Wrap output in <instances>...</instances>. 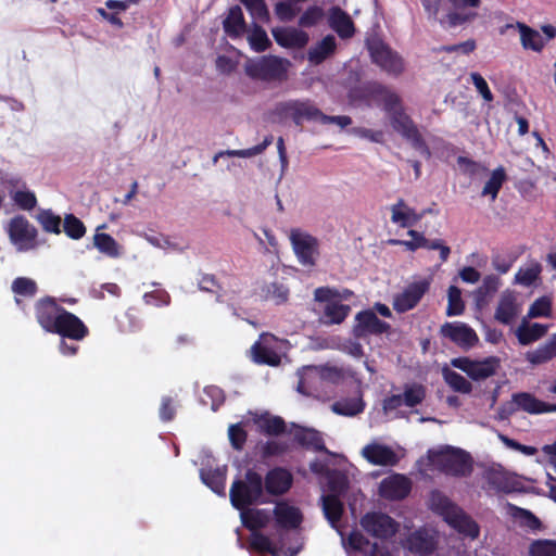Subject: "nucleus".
I'll return each mask as SVG.
<instances>
[{
  "instance_id": "f257e3e1",
  "label": "nucleus",
  "mask_w": 556,
  "mask_h": 556,
  "mask_svg": "<svg viewBox=\"0 0 556 556\" xmlns=\"http://www.w3.org/2000/svg\"><path fill=\"white\" fill-rule=\"evenodd\" d=\"M38 324L47 331L63 338L80 341L89 331L84 321L75 314L59 305L55 299H40L35 306Z\"/></svg>"
},
{
  "instance_id": "f03ea898",
  "label": "nucleus",
  "mask_w": 556,
  "mask_h": 556,
  "mask_svg": "<svg viewBox=\"0 0 556 556\" xmlns=\"http://www.w3.org/2000/svg\"><path fill=\"white\" fill-rule=\"evenodd\" d=\"M430 508L460 534L471 539L478 538L480 531L477 522L442 492H431Z\"/></svg>"
},
{
  "instance_id": "7ed1b4c3",
  "label": "nucleus",
  "mask_w": 556,
  "mask_h": 556,
  "mask_svg": "<svg viewBox=\"0 0 556 556\" xmlns=\"http://www.w3.org/2000/svg\"><path fill=\"white\" fill-rule=\"evenodd\" d=\"M263 496V477L253 469L247 470L244 479L235 480L229 491L230 502L239 510L261 502Z\"/></svg>"
},
{
  "instance_id": "20e7f679",
  "label": "nucleus",
  "mask_w": 556,
  "mask_h": 556,
  "mask_svg": "<svg viewBox=\"0 0 556 556\" xmlns=\"http://www.w3.org/2000/svg\"><path fill=\"white\" fill-rule=\"evenodd\" d=\"M431 462L440 471L453 477H467L472 471V460L460 448L447 446L431 455Z\"/></svg>"
},
{
  "instance_id": "39448f33",
  "label": "nucleus",
  "mask_w": 556,
  "mask_h": 556,
  "mask_svg": "<svg viewBox=\"0 0 556 556\" xmlns=\"http://www.w3.org/2000/svg\"><path fill=\"white\" fill-rule=\"evenodd\" d=\"M371 62L392 76H400L405 68L402 56L378 37L366 40Z\"/></svg>"
},
{
  "instance_id": "423d86ee",
  "label": "nucleus",
  "mask_w": 556,
  "mask_h": 556,
  "mask_svg": "<svg viewBox=\"0 0 556 556\" xmlns=\"http://www.w3.org/2000/svg\"><path fill=\"white\" fill-rule=\"evenodd\" d=\"M289 240L299 264L308 268L316 266L320 256L319 240L316 237L301 228H291Z\"/></svg>"
},
{
  "instance_id": "0eeeda50",
  "label": "nucleus",
  "mask_w": 556,
  "mask_h": 556,
  "mask_svg": "<svg viewBox=\"0 0 556 556\" xmlns=\"http://www.w3.org/2000/svg\"><path fill=\"white\" fill-rule=\"evenodd\" d=\"M4 230L17 252H27L38 247V231L23 215L12 217L4 226Z\"/></svg>"
},
{
  "instance_id": "6e6552de",
  "label": "nucleus",
  "mask_w": 556,
  "mask_h": 556,
  "mask_svg": "<svg viewBox=\"0 0 556 556\" xmlns=\"http://www.w3.org/2000/svg\"><path fill=\"white\" fill-rule=\"evenodd\" d=\"M276 113L281 117L291 118L295 125H302L304 121L319 122L323 112L309 99L288 100L276 105Z\"/></svg>"
},
{
  "instance_id": "1a4fd4ad",
  "label": "nucleus",
  "mask_w": 556,
  "mask_h": 556,
  "mask_svg": "<svg viewBox=\"0 0 556 556\" xmlns=\"http://www.w3.org/2000/svg\"><path fill=\"white\" fill-rule=\"evenodd\" d=\"M392 128L406 139L414 149L430 154L429 148L426 144L421 134L413 119L403 111H396L389 117Z\"/></svg>"
},
{
  "instance_id": "9d476101",
  "label": "nucleus",
  "mask_w": 556,
  "mask_h": 556,
  "mask_svg": "<svg viewBox=\"0 0 556 556\" xmlns=\"http://www.w3.org/2000/svg\"><path fill=\"white\" fill-rule=\"evenodd\" d=\"M451 365L466 372L472 380H483L495 375L500 367V359L496 356H489L481 361L456 357L451 361Z\"/></svg>"
},
{
  "instance_id": "9b49d317",
  "label": "nucleus",
  "mask_w": 556,
  "mask_h": 556,
  "mask_svg": "<svg viewBox=\"0 0 556 556\" xmlns=\"http://www.w3.org/2000/svg\"><path fill=\"white\" fill-rule=\"evenodd\" d=\"M431 278H422L407 285L400 293L393 298V308L397 313H406L415 308L422 296L429 291Z\"/></svg>"
},
{
  "instance_id": "f8f14e48",
  "label": "nucleus",
  "mask_w": 556,
  "mask_h": 556,
  "mask_svg": "<svg viewBox=\"0 0 556 556\" xmlns=\"http://www.w3.org/2000/svg\"><path fill=\"white\" fill-rule=\"evenodd\" d=\"M289 64L286 59L268 55L252 64L248 72L250 76L263 80L281 79L286 76Z\"/></svg>"
},
{
  "instance_id": "ddd939ff",
  "label": "nucleus",
  "mask_w": 556,
  "mask_h": 556,
  "mask_svg": "<svg viewBox=\"0 0 556 556\" xmlns=\"http://www.w3.org/2000/svg\"><path fill=\"white\" fill-rule=\"evenodd\" d=\"M440 334L463 350L473 348L479 337L473 328L463 321H446L440 327Z\"/></svg>"
},
{
  "instance_id": "4468645a",
  "label": "nucleus",
  "mask_w": 556,
  "mask_h": 556,
  "mask_svg": "<svg viewBox=\"0 0 556 556\" xmlns=\"http://www.w3.org/2000/svg\"><path fill=\"white\" fill-rule=\"evenodd\" d=\"M361 526L370 535L378 539H389L399 529V523L383 513H367L361 519Z\"/></svg>"
},
{
  "instance_id": "2eb2a0df",
  "label": "nucleus",
  "mask_w": 556,
  "mask_h": 556,
  "mask_svg": "<svg viewBox=\"0 0 556 556\" xmlns=\"http://www.w3.org/2000/svg\"><path fill=\"white\" fill-rule=\"evenodd\" d=\"M453 7L444 18L440 20L442 25L448 27H457L465 25L477 17V13L472 9H477L481 4V0H448Z\"/></svg>"
},
{
  "instance_id": "dca6fc26",
  "label": "nucleus",
  "mask_w": 556,
  "mask_h": 556,
  "mask_svg": "<svg viewBox=\"0 0 556 556\" xmlns=\"http://www.w3.org/2000/svg\"><path fill=\"white\" fill-rule=\"evenodd\" d=\"M390 325L380 320L371 309L358 312L355 316L353 334L358 339H365L368 336H379L388 332Z\"/></svg>"
},
{
  "instance_id": "f3484780",
  "label": "nucleus",
  "mask_w": 556,
  "mask_h": 556,
  "mask_svg": "<svg viewBox=\"0 0 556 556\" xmlns=\"http://www.w3.org/2000/svg\"><path fill=\"white\" fill-rule=\"evenodd\" d=\"M518 410L529 414L556 412V404L543 402L528 392H519L511 395V401L508 403V414H514Z\"/></svg>"
},
{
  "instance_id": "a211bd4d",
  "label": "nucleus",
  "mask_w": 556,
  "mask_h": 556,
  "mask_svg": "<svg viewBox=\"0 0 556 556\" xmlns=\"http://www.w3.org/2000/svg\"><path fill=\"white\" fill-rule=\"evenodd\" d=\"M522 307L518 302L517 293L513 290H504L498 299L494 313V319L503 325H513L521 314Z\"/></svg>"
},
{
  "instance_id": "6ab92c4d",
  "label": "nucleus",
  "mask_w": 556,
  "mask_h": 556,
  "mask_svg": "<svg viewBox=\"0 0 556 556\" xmlns=\"http://www.w3.org/2000/svg\"><path fill=\"white\" fill-rule=\"evenodd\" d=\"M483 479L485 485L483 486L488 492L511 493L519 489L517 480L504 471L502 468H490L484 471Z\"/></svg>"
},
{
  "instance_id": "aec40b11",
  "label": "nucleus",
  "mask_w": 556,
  "mask_h": 556,
  "mask_svg": "<svg viewBox=\"0 0 556 556\" xmlns=\"http://www.w3.org/2000/svg\"><path fill=\"white\" fill-rule=\"evenodd\" d=\"M362 456L375 466H395L400 462L399 454L389 445L372 442L362 448Z\"/></svg>"
},
{
  "instance_id": "412c9836",
  "label": "nucleus",
  "mask_w": 556,
  "mask_h": 556,
  "mask_svg": "<svg viewBox=\"0 0 556 556\" xmlns=\"http://www.w3.org/2000/svg\"><path fill=\"white\" fill-rule=\"evenodd\" d=\"M410 489L412 483L408 478L394 473L381 481L379 492L382 497L388 500H403L409 494Z\"/></svg>"
},
{
  "instance_id": "4be33fe9",
  "label": "nucleus",
  "mask_w": 556,
  "mask_h": 556,
  "mask_svg": "<svg viewBox=\"0 0 556 556\" xmlns=\"http://www.w3.org/2000/svg\"><path fill=\"white\" fill-rule=\"evenodd\" d=\"M264 490L271 495L285 494L292 485L293 477L287 469L277 467L269 470L265 477Z\"/></svg>"
},
{
  "instance_id": "5701e85b",
  "label": "nucleus",
  "mask_w": 556,
  "mask_h": 556,
  "mask_svg": "<svg viewBox=\"0 0 556 556\" xmlns=\"http://www.w3.org/2000/svg\"><path fill=\"white\" fill-rule=\"evenodd\" d=\"M391 222L402 228H407L416 225L426 213L429 211L425 210L421 213H417L415 208L408 206L403 199H399L394 204L391 205Z\"/></svg>"
},
{
  "instance_id": "b1692460",
  "label": "nucleus",
  "mask_w": 556,
  "mask_h": 556,
  "mask_svg": "<svg viewBox=\"0 0 556 556\" xmlns=\"http://www.w3.org/2000/svg\"><path fill=\"white\" fill-rule=\"evenodd\" d=\"M274 339V336L263 333L260 340L252 345L251 353L255 363L269 366H277L280 363L279 354L269 345Z\"/></svg>"
},
{
  "instance_id": "393cba45",
  "label": "nucleus",
  "mask_w": 556,
  "mask_h": 556,
  "mask_svg": "<svg viewBox=\"0 0 556 556\" xmlns=\"http://www.w3.org/2000/svg\"><path fill=\"white\" fill-rule=\"evenodd\" d=\"M403 546L413 553L426 556L434 552L437 542L427 530L419 529L406 538Z\"/></svg>"
},
{
  "instance_id": "a878e982",
  "label": "nucleus",
  "mask_w": 556,
  "mask_h": 556,
  "mask_svg": "<svg viewBox=\"0 0 556 556\" xmlns=\"http://www.w3.org/2000/svg\"><path fill=\"white\" fill-rule=\"evenodd\" d=\"M329 27L342 39L354 36L355 27L350 15L339 7H332L328 14Z\"/></svg>"
},
{
  "instance_id": "bb28decb",
  "label": "nucleus",
  "mask_w": 556,
  "mask_h": 556,
  "mask_svg": "<svg viewBox=\"0 0 556 556\" xmlns=\"http://www.w3.org/2000/svg\"><path fill=\"white\" fill-rule=\"evenodd\" d=\"M298 392L307 396H317L323 386L317 366H306L298 371Z\"/></svg>"
},
{
  "instance_id": "cd10ccee",
  "label": "nucleus",
  "mask_w": 556,
  "mask_h": 556,
  "mask_svg": "<svg viewBox=\"0 0 556 556\" xmlns=\"http://www.w3.org/2000/svg\"><path fill=\"white\" fill-rule=\"evenodd\" d=\"M271 33L276 42L285 48H303L309 39L307 33L298 28L278 27Z\"/></svg>"
},
{
  "instance_id": "c85d7f7f",
  "label": "nucleus",
  "mask_w": 556,
  "mask_h": 556,
  "mask_svg": "<svg viewBox=\"0 0 556 556\" xmlns=\"http://www.w3.org/2000/svg\"><path fill=\"white\" fill-rule=\"evenodd\" d=\"M501 285V279L497 276L493 274L486 275L481 286L472 292L476 307L480 311L483 309L489 304L491 298L497 292Z\"/></svg>"
},
{
  "instance_id": "c756f323",
  "label": "nucleus",
  "mask_w": 556,
  "mask_h": 556,
  "mask_svg": "<svg viewBox=\"0 0 556 556\" xmlns=\"http://www.w3.org/2000/svg\"><path fill=\"white\" fill-rule=\"evenodd\" d=\"M337 49V40L333 35H327L313 45L307 51V60L313 65H319L330 56Z\"/></svg>"
},
{
  "instance_id": "7c9ffc66",
  "label": "nucleus",
  "mask_w": 556,
  "mask_h": 556,
  "mask_svg": "<svg viewBox=\"0 0 556 556\" xmlns=\"http://www.w3.org/2000/svg\"><path fill=\"white\" fill-rule=\"evenodd\" d=\"M294 439L299 444L305 446L306 448L316 452L329 453L325 446L321 434L315 429L296 426L294 431Z\"/></svg>"
},
{
  "instance_id": "2f4dec72",
  "label": "nucleus",
  "mask_w": 556,
  "mask_h": 556,
  "mask_svg": "<svg viewBox=\"0 0 556 556\" xmlns=\"http://www.w3.org/2000/svg\"><path fill=\"white\" fill-rule=\"evenodd\" d=\"M274 514L278 526L285 529H295L302 521L300 510L286 503L277 504L274 509Z\"/></svg>"
},
{
  "instance_id": "473e14b6",
  "label": "nucleus",
  "mask_w": 556,
  "mask_h": 556,
  "mask_svg": "<svg viewBox=\"0 0 556 556\" xmlns=\"http://www.w3.org/2000/svg\"><path fill=\"white\" fill-rule=\"evenodd\" d=\"M553 358H556V333L535 350L526 353V359L534 366L545 364Z\"/></svg>"
},
{
  "instance_id": "72a5a7b5",
  "label": "nucleus",
  "mask_w": 556,
  "mask_h": 556,
  "mask_svg": "<svg viewBox=\"0 0 556 556\" xmlns=\"http://www.w3.org/2000/svg\"><path fill=\"white\" fill-rule=\"evenodd\" d=\"M225 33L230 38H238L247 30V24L239 5L229 9L227 17L223 22Z\"/></svg>"
},
{
  "instance_id": "f704fd0d",
  "label": "nucleus",
  "mask_w": 556,
  "mask_h": 556,
  "mask_svg": "<svg viewBox=\"0 0 556 556\" xmlns=\"http://www.w3.org/2000/svg\"><path fill=\"white\" fill-rule=\"evenodd\" d=\"M547 326L539 323L528 324L526 319L516 329V337L520 344L528 345L540 338H542L546 331Z\"/></svg>"
},
{
  "instance_id": "c9c22d12",
  "label": "nucleus",
  "mask_w": 556,
  "mask_h": 556,
  "mask_svg": "<svg viewBox=\"0 0 556 556\" xmlns=\"http://www.w3.org/2000/svg\"><path fill=\"white\" fill-rule=\"evenodd\" d=\"M523 49L541 52L546 45L544 37L535 29L522 23H517Z\"/></svg>"
},
{
  "instance_id": "e433bc0d",
  "label": "nucleus",
  "mask_w": 556,
  "mask_h": 556,
  "mask_svg": "<svg viewBox=\"0 0 556 556\" xmlns=\"http://www.w3.org/2000/svg\"><path fill=\"white\" fill-rule=\"evenodd\" d=\"M200 477L214 493L225 495L226 467L201 469Z\"/></svg>"
},
{
  "instance_id": "4c0bfd02",
  "label": "nucleus",
  "mask_w": 556,
  "mask_h": 556,
  "mask_svg": "<svg viewBox=\"0 0 556 556\" xmlns=\"http://www.w3.org/2000/svg\"><path fill=\"white\" fill-rule=\"evenodd\" d=\"M323 511L332 528H337L343 514V504L336 495H323L320 497Z\"/></svg>"
},
{
  "instance_id": "58836bf2",
  "label": "nucleus",
  "mask_w": 556,
  "mask_h": 556,
  "mask_svg": "<svg viewBox=\"0 0 556 556\" xmlns=\"http://www.w3.org/2000/svg\"><path fill=\"white\" fill-rule=\"evenodd\" d=\"M364 408L365 403L361 396L341 399L331 405L333 413L348 417H353L361 414Z\"/></svg>"
},
{
  "instance_id": "ea45409f",
  "label": "nucleus",
  "mask_w": 556,
  "mask_h": 556,
  "mask_svg": "<svg viewBox=\"0 0 556 556\" xmlns=\"http://www.w3.org/2000/svg\"><path fill=\"white\" fill-rule=\"evenodd\" d=\"M273 143V136L268 135L264 138L263 142L254 146L249 149H242V150H226V151H219L213 156V164H216L218 159L222 156H237V157H252L255 155L261 154L264 150H266L267 147H269Z\"/></svg>"
},
{
  "instance_id": "a19ab883",
  "label": "nucleus",
  "mask_w": 556,
  "mask_h": 556,
  "mask_svg": "<svg viewBox=\"0 0 556 556\" xmlns=\"http://www.w3.org/2000/svg\"><path fill=\"white\" fill-rule=\"evenodd\" d=\"M351 307L340 302H330L326 304L323 323L325 325L341 324L349 315Z\"/></svg>"
},
{
  "instance_id": "79ce46f5",
  "label": "nucleus",
  "mask_w": 556,
  "mask_h": 556,
  "mask_svg": "<svg viewBox=\"0 0 556 556\" xmlns=\"http://www.w3.org/2000/svg\"><path fill=\"white\" fill-rule=\"evenodd\" d=\"M401 395L404 405L412 408L421 404L425 401L427 395V389L421 383H406L403 387V393Z\"/></svg>"
},
{
  "instance_id": "37998d69",
  "label": "nucleus",
  "mask_w": 556,
  "mask_h": 556,
  "mask_svg": "<svg viewBox=\"0 0 556 556\" xmlns=\"http://www.w3.org/2000/svg\"><path fill=\"white\" fill-rule=\"evenodd\" d=\"M442 376L445 383L455 392L463 394H469L472 390V384L460 374L444 367L442 369Z\"/></svg>"
},
{
  "instance_id": "c03bdc74",
  "label": "nucleus",
  "mask_w": 556,
  "mask_h": 556,
  "mask_svg": "<svg viewBox=\"0 0 556 556\" xmlns=\"http://www.w3.org/2000/svg\"><path fill=\"white\" fill-rule=\"evenodd\" d=\"M244 527L251 530L264 528L269 521V514L263 509H250L249 507L240 510Z\"/></svg>"
},
{
  "instance_id": "a18cd8bd",
  "label": "nucleus",
  "mask_w": 556,
  "mask_h": 556,
  "mask_svg": "<svg viewBox=\"0 0 556 556\" xmlns=\"http://www.w3.org/2000/svg\"><path fill=\"white\" fill-rule=\"evenodd\" d=\"M505 180H506L505 168L503 166H498L497 168H495L492 172L491 177L485 182V185L481 191V195L490 197L491 200L494 201L497 198L498 192H500L503 184L505 182Z\"/></svg>"
},
{
  "instance_id": "49530a36",
  "label": "nucleus",
  "mask_w": 556,
  "mask_h": 556,
  "mask_svg": "<svg viewBox=\"0 0 556 556\" xmlns=\"http://www.w3.org/2000/svg\"><path fill=\"white\" fill-rule=\"evenodd\" d=\"M93 245L103 254L110 257L121 255V247L117 241L109 233L97 232L93 236Z\"/></svg>"
},
{
  "instance_id": "de8ad7c7",
  "label": "nucleus",
  "mask_w": 556,
  "mask_h": 556,
  "mask_svg": "<svg viewBox=\"0 0 556 556\" xmlns=\"http://www.w3.org/2000/svg\"><path fill=\"white\" fill-rule=\"evenodd\" d=\"M542 271V266L536 261H530L526 266L519 268L515 275V283L529 287L535 282Z\"/></svg>"
},
{
  "instance_id": "09e8293b",
  "label": "nucleus",
  "mask_w": 556,
  "mask_h": 556,
  "mask_svg": "<svg viewBox=\"0 0 556 556\" xmlns=\"http://www.w3.org/2000/svg\"><path fill=\"white\" fill-rule=\"evenodd\" d=\"M263 292L266 300H270L277 305L286 303L290 293L289 288L279 281H274L265 286Z\"/></svg>"
},
{
  "instance_id": "8fccbe9b",
  "label": "nucleus",
  "mask_w": 556,
  "mask_h": 556,
  "mask_svg": "<svg viewBox=\"0 0 556 556\" xmlns=\"http://www.w3.org/2000/svg\"><path fill=\"white\" fill-rule=\"evenodd\" d=\"M248 41L251 49L256 52L265 51L270 45V40L266 31L256 23H253V27L248 34Z\"/></svg>"
},
{
  "instance_id": "3c124183",
  "label": "nucleus",
  "mask_w": 556,
  "mask_h": 556,
  "mask_svg": "<svg viewBox=\"0 0 556 556\" xmlns=\"http://www.w3.org/2000/svg\"><path fill=\"white\" fill-rule=\"evenodd\" d=\"M465 304L462 299V291L455 286H451L447 291L446 315L448 317L459 316L464 313Z\"/></svg>"
},
{
  "instance_id": "603ef678",
  "label": "nucleus",
  "mask_w": 556,
  "mask_h": 556,
  "mask_svg": "<svg viewBox=\"0 0 556 556\" xmlns=\"http://www.w3.org/2000/svg\"><path fill=\"white\" fill-rule=\"evenodd\" d=\"M529 556H556V541L547 539L534 540L529 545Z\"/></svg>"
},
{
  "instance_id": "864d4df0",
  "label": "nucleus",
  "mask_w": 556,
  "mask_h": 556,
  "mask_svg": "<svg viewBox=\"0 0 556 556\" xmlns=\"http://www.w3.org/2000/svg\"><path fill=\"white\" fill-rule=\"evenodd\" d=\"M10 197L14 204L24 211H31L37 205V198L30 190L11 191Z\"/></svg>"
},
{
  "instance_id": "5fc2aeb1",
  "label": "nucleus",
  "mask_w": 556,
  "mask_h": 556,
  "mask_svg": "<svg viewBox=\"0 0 556 556\" xmlns=\"http://www.w3.org/2000/svg\"><path fill=\"white\" fill-rule=\"evenodd\" d=\"M247 8L251 16L260 22H266L269 18V13L264 0H240Z\"/></svg>"
},
{
  "instance_id": "6e6d98bb",
  "label": "nucleus",
  "mask_w": 556,
  "mask_h": 556,
  "mask_svg": "<svg viewBox=\"0 0 556 556\" xmlns=\"http://www.w3.org/2000/svg\"><path fill=\"white\" fill-rule=\"evenodd\" d=\"M12 291L22 296H34L37 293V283L27 277H18L12 282Z\"/></svg>"
},
{
  "instance_id": "4d7b16f0",
  "label": "nucleus",
  "mask_w": 556,
  "mask_h": 556,
  "mask_svg": "<svg viewBox=\"0 0 556 556\" xmlns=\"http://www.w3.org/2000/svg\"><path fill=\"white\" fill-rule=\"evenodd\" d=\"M37 220L45 231L59 233L61 226V218L54 215L50 210L40 211Z\"/></svg>"
},
{
  "instance_id": "13d9d810",
  "label": "nucleus",
  "mask_w": 556,
  "mask_h": 556,
  "mask_svg": "<svg viewBox=\"0 0 556 556\" xmlns=\"http://www.w3.org/2000/svg\"><path fill=\"white\" fill-rule=\"evenodd\" d=\"M64 231L70 238L77 240L85 235L86 228L80 219L70 214L64 219Z\"/></svg>"
},
{
  "instance_id": "bf43d9fd",
  "label": "nucleus",
  "mask_w": 556,
  "mask_h": 556,
  "mask_svg": "<svg viewBox=\"0 0 556 556\" xmlns=\"http://www.w3.org/2000/svg\"><path fill=\"white\" fill-rule=\"evenodd\" d=\"M250 545L252 548L258 552L270 553L273 556H279L278 551L275 547H273L269 538L260 532H253L251 534Z\"/></svg>"
},
{
  "instance_id": "052dcab7",
  "label": "nucleus",
  "mask_w": 556,
  "mask_h": 556,
  "mask_svg": "<svg viewBox=\"0 0 556 556\" xmlns=\"http://www.w3.org/2000/svg\"><path fill=\"white\" fill-rule=\"evenodd\" d=\"M299 11V3L291 0H280L275 7L276 15L281 21H291Z\"/></svg>"
},
{
  "instance_id": "680f3d73",
  "label": "nucleus",
  "mask_w": 556,
  "mask_h": 556,
  "mask_svg": "<svg viewBox=\"0 0 556 556\" xmlns=\"http://www.w3.org/2000/svg\"><path fill=\"white\" fill-rule=\"evenodd\" d=\"M258 426L267 434H279L285 431V421L282 418L274 416V417H263L258 420Z\"/></svg>"
},
{
  "instance_id": "e2e57ef3",
  "label": "nucleus",
  "mask_w": 556,
  "mask_h": 556,
  "mask_svg": "<svg viewBox=\"0 0 556 556\" xmlns=\"http://www.w3.org/2000/svg\"><path fill=\"white\" fill-rule=\"evenodd\" d=\"M552 302L547 296H542L535 300L527 314L528 318L546 317L551 313Z\"/></svg>"
},
{
  "instance_id": "0e129e2a",
  "label": "nucleus",
  "mask_w": 556,
  "mask_h": 556,
  "mask_svg": "<svg viewBox=\"0 0 556 556\" xmlns=\"http://www.w3.org/2000/svg\"><path fill=\"white\" fill-rule=\"evenodd\" d=\"M228 437L230 444L235 450L240 451L243 448L247 441V432L243 430L241 424L230 425L228 429Z\"/></svg>"
},
{
  "instance_id": "69168bd1",
  "label": "nucleus",
  "mask_w": 556,
  "mask_h": 556,
  "mask_svg": "<svg viewBox=\"0 0 556 556\" xmlns=\"http://www.w3.org/2000/svg\"><path fill=\"white\" fill-rule=\"evenodd\" d=\"M319 377L324 382L338 383L344 378V370L336 366H317Z\"/></svg>"
},
{
  "instance_id": "338daca9",
  "label": "nucleus",
  "mask_w": 556,
  "mask_h": 556,
  "mask_svg": "<svg viewBox=\"0 0 556 556\" xmlns=\"http://www.w3.org/2000/svg\"><path fill=\"white\" fill-rule=\"evenodd\" d=\"M324 16V11L319 7H309L300 17L299 24L303 27L316 25Z\"/></svg>"
},
{
  "instance_id": "774afa93",
  "label": "nucleus",
  "mask_w": 556,
  "mask_h": 556,
  "mask_svg": "<svg viewBox=\"0 0 556 556\" xmlns=\"http://www.w3.org/2000/svg\"><path fill=\"white\" fill-rule=\"evenodd\" d=\"M516 516L520 518L521 525L531 531H540L542 529L541 520L534 516L530 510L523 508H516Z\"/></svg>"
}]
</instances>
